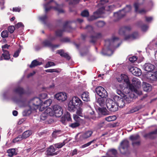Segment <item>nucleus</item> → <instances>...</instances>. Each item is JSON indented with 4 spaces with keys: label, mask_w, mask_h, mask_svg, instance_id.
I'll use <instances>...</instances> for the list:
<instances>
[{
    "label": "nucleus",
    "mask_w": 157,
    "mask_h": 157,
    "mask_svg": "<svg viewBox=\"0 0 157 157\" xmlns=\"http://www.w3.org/2000/svg\"><path fill=\"white\" fill-rule=\"evenodd\" d=\"M119 38L117 37H114L112 39H108L105 40V47L106 49V52H105V49H103L102 53L104 55L109 56H111L113 53V51L110 49L113 48V44L114 42L116 40H118Z\"/></svg>",
    "instance_id": "obj_1"
},
{
    "label": "nucleus",
    "mask_w": 157,
    "mask_h": 157,
    "mask_svg": "<svg viewBox=\"0 0 157 157\" xmlns=\"http://www.w3.org/2000/svg\"><path fill=\"white\" fill-rule=\"evenodd\" d=\"M82 104V102L80 98L77 96H74L68 103V110L70 111H74L78 108L81 107Z\"/></svg>",
    "instance_id": "obj_2"
},
{
    "label": "nucleus",
    "mask_w": 157,
    "mask_h": 157,
    "mask_svg": "<svg viewBox=\"0 0 157 157\" xmlns=\"http://www.w3.org/2000/svg\"><path fill=\"white\" fill-rule=\"evenodd\" d=\"M132 84H129V89L132 91H133L139 95L142 94V92L139 91L137 89L141 86V82L140 80L136 78H133L132 79Z\"/></svg>",
    "instance_id": "obj_3"
},
{
    "label": "nucleus",
    "mask_w": 157,
    "mask_h": 157,
    "mask_svg": "<svg viewBox=\"0 0 157 157\" xmlns=\"http://www.w3.org/2000/svg\"><path fill=\"white\" fill-rule=\"evenodd\" d=\"M70 21H66L64 23L62 30H57L56 32V35L57 36L60 37L62 36L63 33L64 32H71L73 30V28L71 27Z\"/></svg>",
    "instance_id": "obj_4"
},
{
    "label": "nucleus",
    "mask_w": 157,
    "mask_h": 157,
    "mask_svg": "<svg viewBox=\"0 0 157 157\" xmlns=\"http://www.w3.org/2000/svg\"><path fill=\"white\" fill-rule=\"evenodd\" d=\"M131 6L130 5H127L125 8L122 10L114 13V16L117 19H119L124 17L125 13L129 12L131 10Z\"/></svg>",
    "instance_id": "obj_5"
},
{
    "label": "nucleus",
    "mask_w": 157,
    "mask_h": 157,
    "mask_svg": "<svg viewBox=\"0 0 157 157\" xmlns=\"http://www.w3.org/2000/svg\"><path fill=\"white\" fill-rule=\"evenodd\" d=\"M106 104L108 109L111 112H114L118 110V108L116 103L111 99H107Z\"/></svg>",
    "instance_id": "obj_6"
},
{
    "label": "nucleus",
    "mask_w": 157,
    "mask_h": 157,
    "mask_svg": "<svg viewBox=\"0 0 157 157\" xmlns=\"http://www.w3.org/2000/svg\"><path fill=\"white\" fill-rule=\"evenodd\" d=\"M53 1V0H50L49 2L44 5V7L45 9V12L47 13L51 9L53 8L56 10L59 13H64V11L62 9V6L60 5H58L56 7L49 6L50 3Z\"/></svg>",
    "instance_id": "obj_7"
},
{
    "label": "nucleus",
    "mask_w": 157,
    "mask_h": 157,
    "mask_svg": "<svg viewBox=\"0 0 157 157\" xmlns=\"http://www.w3.org/2000/svg\"><path fill=\"white\" fill-rule=\"evenodd\" d=\"M129 142L126 139H124L122 140L120 144L119 150L120 153L122 154H124L126 153L128 148L129 147Z\"/></svg>",
    "instance_id": "obj_8"
},
{
    "label": "nucleus",
    "mask_w": 157,
    "mask_h": 157,
    "mask_svg": "<svg viewBox=\"0 0 157 157\" xmlns=\"http://www.w3.org/2000/svg\"><path fill=\"white\" fill-rule=\"evenodd\" d=\"M93 132L91 130H88L82 133L78 138H76V140L77 142H80L83 140L90 137L93 134Z\"/></svg>",
    "instance_id": "obj_9"
},
{
    "label": "nucleus",
    "mask_w": 157,
    "mask_h": 157,
    "mask_svg": "<svg viewBox=\"0 0 157 157\" xmlns=\"http://www.w3.org/2000/svg\"><path fill=\"white\" fill-rule=\"evenodd\" d=\"M97 94L101 98H106L108 94L106 91L102 87L98 86L95 89Z\"/></svg>",
    "instance_id": "obj_10"
},
{
    "label": "nucleus",
    "mask_w": 157,
    "mask_h": 157,
    "mask_svg": "<svg viewBox=\"0 0 157 157\" xmlns=\"http://www.w3.org/2000/svg\"><path fill=\"white\" fill-rule=\"evenodd\" d=\"M54 115L56 117H60L63 113V111L61 107L58 105H55L52 108Z\"/></svg>",
    "instance_id": "obj_11"
},
{
    "label": "nucleus",
    "mask_w": 157,
    "mask_h": 157,
    "mask_svg": "<svg viewBox=\"0 0 157 157\" xmlns=\"http://www.w3.org/2000/svg\"><path fill=\"white\" fill-rule=\"evenodd\" d=\"M114 99L117 101L116 104L117 107L118 106L120 108H122L125 106V102L124 101V99L123 98H121L118 96L116 95L114 97Z\"/></svg>",
    "instance_id": "obj_12"
},
{
    "label": "nucleus",
    "mask_w": 157,
    "mask_h": 157,
    "mask_svg": "<svg viewBox=\"0 0 157 157\" xmlns=\"http://www.w3.org/2000/svg\"><path fill=\"white\" fill-rule=\"evenodd\" d=\"M55 97L58 100L63 101H65L67 99V94L64 92H60L56 94Z\"/></svg>",
    "instance_id": "obj_13"
},
{
    "label": "nucleus",
    "mask_w": 157,
    "mask_h": 157,
    "mask_svg": "<svg viewBox=\"0 0 157 157\" xmlns=\"http://www.w3.org/2000/svg\"><path fill=\"white\" fill-rule=\"evenodd\" d=\"M117 79L119 82H121L123 81L127 84H129V80L128 77L125 74H121L120 76L117 77Z\"/></svg>",
    "instance_id": "obj_14"
},
{
    "label": "nucleus",
    "mask_w": 157,
    "mask_h": 157,
    "mask_svg": "<svg viewBox=\"0 0 157 157\" xmlns=\"http://www.w3.org/2000/svg\"><path fill=\"white\" fill-rule=\"evenodd\" d=\"M42 44L44 47H49L51 48L52 49L57 48L60 46V45L59 44L55 45L53 44L50 41L48 40H45L44 41L42 42Z\"/></svg>",
    "instance_id": "obj_15"
},
{
    "label": "nucleus",
    "mask_w": 157,
    "mask_h": 157,
    "mask_svg": "<svg viewBox=\"0 0 157 157\" xmlns=\"http://www.w3.org/2000/svg\"><path fill=\"white\" fill-rule=\"evenodd\" d=\"M129 71L132 74L136 76H140L142 74L141 70L138 68L135 67H131L129 68Z\"/></svg>",
    "instance_id": "obj_16"
},
{
    "label": "nucleus",
    "mask_w": 157,
    "mask_h": 157,
    "mask_svg": "<svg viewBox=\"0 0 157 157\" xmlns=\"http://www.w3.org/2000/svg\"><path fill=\"white\" fill-rule=\"evenodd\" d=\"M155 134H157V128L153 131L145 134L144 135V137L145 138H148L150 139L153 140L156 137Z\"/></svg>",
    "instance_id": "obj_17"
},
{
    "label": "nucleus",
    "mask_w": 157,
    "mask_h": 157,
    "mask_svg": "<svg viewBox=\"0 0 157 157\" xmlns=\"http://www.w3.org/2000/svg\"><path fill=\"white\" fill-rule=\"evenodd\" d=\"M55 151L56 149L52 145L50 146L47 151V156H53L57 155L58 153V151L53 152Z\"/></svg>",
    "instance_id": "obj_18"
},
{
    "label": "nucleus",
    "mask_w": 157,
    "mask_h": 157,
    "mask_svg": "<svg viewBox=\"0 0 157 157\" xmlns=\"http://www.w3.org/2000/svg\"><path fill=\"white\" fill-rule=\"evenodd\" d=\"M33 104L35 106V109H36L39 108V106L42 104V101L39 98H35L33 100Z\"/></svg>",
    "instance_id": "obj_19"
},
{
    "label": "nucleus",
    "mask_w": 157,
    "mask_h": 157,
    "mask_svg": "<svg viewBox=\"0 0 157 157\" xmlns=\"http://www.w3.org/2000/svg\"><path fill=\"white\" fill-rule=\"evenodd\" d=\"M10 55L8 51H4L2 56L0 57V60H2L3 59L8 60L10 58Z\"/></svg>",
    "instance_id": "obj_20"
},
{
    "label": "nucleus",
    "mask_w": 157,
    "mask_h": 157,
    "mask_svg": "<svg viewBox=\"0 0 157 157\" xmlns=\"http://www.w3.org/2000/svg\"><path fill=\"white\" fill-rule=\"evenodd\" d=\"M57 53L59 54L62 57H64L68 60H69L71 59L70 56L67 53L64 52L63 49L58 50Z\"/></svg>",
    "instance_id": "obj_21"
},
{
    "label": "nucleus",
    "mask_w": 157,
    "mask_h": 157,
    "mask_svg": "<svg viewBox=\"0 0 157 157\" xmlns=\"http://www.w3.org/2000/svg\"><path fill=\"white\" fill-rule=\"evenodd\" d=\"M144 67V70L148 72H151L155 68L154 65L150 63H145Z\"/></svg>",
    "instance_id": "obj_22"
},
{
    "label": "nucleus",
    "mask_w": 157,
    "mask_h": 157,
    "mask_svg": "<svg viewBox=\"0 0 157 157\" xmlns=\"http://www.w3.org/2000/svg\"><path fill=\"white\" fill-rule=\"evenodd\" d=\"M138 37V33L137 32H135L131 34L126 35L125 36V40L136 39Z\"/></svg>",
    "instance_id": "obj_23"
},
{
    "label": "nucleus",
    "mask_w": 157,
    "mask_h": 157,
    "mask_svg": "<svg viewBox=\"0 0 157 157\" xmlns=\"http://www.w3.org/2000/svg\"><path fill=\"white\" fill-rule=\"evenodd\" d=\"M142 87L144 91L147 92H150L152 89L151 84L145 82H143Z\"/></svg>",
    "instance_id": "obj_24"
},
{
    "label": "nucleus",
    "mask_w": 157,
    "mask_h": 157,
    "mask_svg": "<svg viewBox=\"0 0 157 157\" xmlns=\"http://www.w3.org/2000/svg\"><path fill=\"white\" fill-rule=\"evenodd\" d=\"M101 34L98 33L96 34L95 36H90V42L91 43L94 44L96 41L98 39L101 37Z\"/></svg>",
    "instance_id": "obj_25"
},
{
    "label": "nucleus",
    "mask_w": 157,
    "mask_h": 157,
    "mask_svg": "<svg viewBox=\"0 0 157 157\" xmlns=\"http://www.w3.org/2000/svg\"><path fill=\"white\" fill-rule=\"evenodd\" d=\"M81 97L83 101H90L89 93L87 92H84L82 93Z\"/></svg>",
    "instance_id": "obj_26"
},
{
    "label": "nucleus",
    "mask_w": 157,
    "mask_h": 157,
    "mask_svg": "<svg viewBox=\"0 0 157 157\" xmlns=\"http://www.w3.org/2000/svg\"><path fill=\"white\" fill-rule=\"evenodd\" d=\"M143 22L141 21H139L136 23L137 25L141 28L142 30L143 31H146L148 29V26L146 25H143L141 26Z\"/></svg>",
    "instance_id": "obj_27"
},
{
    "label": "nucleus",
    "mask_w": 157,
    "mask_h": 157,
    "mask_svg": "<svg viewBox=\"0 0 157 157\" xmlns=\"http://www.w3.org/2000/svg\"><path fill=\"white\" fill-rule=\"evenodd\" d=\"M42 63L41 62H39L36 59L33 60L31 62V64L29 65V67L30 68H33L41 65Z\"/></svg>",
    "instance_id": "obj_28"
},
{
    "label": "nucleus",
    "mask_w": 157,
    "mask_h": 157,
    "mask_svg": "<svg viewBox=\"0 0 157 157\" xmlns=\"http://www.w3.org/2000/svg\"><path fill=\"white\" fill-rule=\"evenodd\" d=\"M131 29V27L129 26H124L120 28L119 30L120 33L124 34L126 31H129Z\"/></svg>",
    "instance_id": "obj_29"
},
{
    "label": "nucleus",
    "mask_w": 157,
    "mask_h": 157,
    "mask_svg": "<svg viewBox=\"0 0 157 157\" xmlns=\"http://www.w3.org/2000/svg\"><path fill=\"white\" fill-rule=\"evenodd\" d=\"M141 4H139L137 2H136L134 4V7L135 9V11L136 12H139V13H145L146 12V10L144 9H141L140 10H139L138 9L139 6Z\"/></svg>",
    "instance_id": "obj_30"
},
{
    "label": "nucleus",
    "mask_w": 157,
    "mask_h": 157,
    "mask_svg": "<svg viewBox=\"0 0 157 157\" xmlns=\"http://www.w3.org/2000/svg\"><path fill=\"white\" fill-rule=\"evenodd\" d=\"M14 92L20 95H21L25 93L24 89L21 87H17L14 90Z\"/></svg>",
    "instance_id": "obj_31"
},
{
    "label": "nucleus",
    "mask_w": 157,
    "mask_h": 157,
    "mask_svg": "<svg viewBox=\"0 0 157 157\" xmlns=\"http://www.w3.org/2000/svg\"><path fill=\"white\" fill-rule=\"evenodd\" d=\"M32 134V131L31 130H27L24 132L21 135L23 139H25L29 136Z\"/></svg>",
    "instance_id": "obj_32"
},
{
    "label": "nucleus",
    "mask_w": 157,
    "mask_h": 157,
    "mask_svg": "<svg viewBox=\"0 0 157 157\" xmlns=\"http://www.w3.org/2000/svg\"><path fill=\"white\" fill-rule=\"evenodd\" d=\"M44 113L47 115L52 116L54 115L53 111L50 108H47L45 110Z\"/></svg>",
    "instance_id": "obj_33"
},
{
    "label": "nucleus",
    "mask_w": 157,
    "mask_h": 157,
    "mask_svg": "<svg viewBox=\"0 0 157 157\" xmlns=\"http://www.w3.org/2000/svg\"><path fill=\"white\" fill-rule=\"evenodd\" d=\"M107 153L111 154V156L113 157H117L116 155L117 154V151L115 149H110Z\"/></svg>",
    "instance_id": "obj_34"
},
{
    "label": "nucleus",
    "mask_w": 157,
    "mask_h": 157,
    "mask_svg": "<svg viewBox=\"0 0 157 157\" xmlns=\"http://www.w3.org/2000/svg\"><path fill=\"white\" fill-rule=\"evenodd\" d=\"M104 98H98L97 102L99 104V105L101 106H103L105 104V100Z\"/></svg>",
    "instance_id": "obj_35"
},
{
    "label": "nucleus",
    "mask_w": 157,
    "mask_h": 157,
    "mask_svg": "<svg viewBox=\"0 0 157 157\" xmlns=\"http://www.w3.org/2000/svg\"><path fill=\"white\" fill-rule=\"evenodd\" d=\"M140 136L138 134H137L136 135H131L129 137V139L132 142L140 140Z\"/></svg>",
    "instance_id": "obj_36"
},
{
    "label": "nucleus",
    "mask_w": 157,
    "mask_h": 157,
    "mask_svg": "<svg viewBox=\"0 0 157 157\" xmlns=\"http://www.w3.org/2000/svg\"><path fill=\"white\" fill-rule=\"evenodd\" d=\"M32 112L30 108L29 109H26L22 112V115L24 116H27L29 115Z\"/></svg>",
    "instance_id": "obj_37"
},
{
    "label": "nucleus",
    "mask_w": 157,
    "mask_h": 157,
    "mask_svg": "<svg viewBox=\"0 0 157 157\" xmlns=\"http://www.w3.org/2000/svg\"><path fill=\"white\" fill-rule=\"evenodd\" d=\"M98 110L99 112L103 115H106L108 114V112L105 108H99Z\"/></svg>",
    "instance_id": "obj_38"
},
{
    "label": "nucleus",
    "mask_w": 157,
    "mask_h": 157,
    "mask_svg": "<svg viewBox=\"0 0 157 157\" xmlns=\"http://www.w3.org/2000/svg\"><path fill=\"white\" fill-rule=\"evenodd\" d=\"M40 20L44 24H46L48 19V16L46 15H44L39 17Z\"/></svg>",
    "instance_id": "obj_39"
},
{
    "label": "nucleus",
    "mask_w": 157,
    "mask_h": 157,
    "mask_svg": "<svg viewBox=\"0 0 157 157\" xmlns=\"http://www.w3.org/2000/svg\"><path fill=\"white\" fill-rule=\"evenodd\" d=\"M15 152V150L14 149H10L7 151V152L8 153V156L10 157L13 155Z\"/></svg>",
    "instance_id": "obj_40"
},
{
    "label": "nucleus",
    "mask_w": 157,
    "mask_h": 157,
    "mask_svg": "<svg viewBox=\"0 0 157 157\" xmlns=\"http://www.w3.org/2000/svg\"><path fill=\"white\" fill-rule=\"evenodd\" d=\"M105 120L109 122L115 120L117 119L115 115L109 116L105 118Z\"/></svg>",
    "instance_id": "obj_41"
},
{
    "label": "nucleus",
    "mask_w": 157,
    "mask_h": 157,
    "mask_svg": "<svg viewBox=\"0 0 157 157\" xmlns=\"http://www.w3.org/2000/svg\"><path fill=\"white\" fill-rule=\"evenodd\" d=\"M80 125L79 122H75L73 123L70 124L69 125V126L73 128H76Z\"/></svg>",
    "instance_id": "obj_42"
},
{
    "label": "nucleus",
    "mask_w": 157,
    "mask_h": 157,
    "mask_svg": "<svg viewBox=\"0 0 157 157\" xmlns=\"http://www.w3.org/2000/svg\"><path fill=\"white\" fill-rule=\"evenodd\" d=\"M124 99V101L125 102V104H129L130 103L132 100V98L129 96L127 97V96H124V97H123Z\"/></svg>",
    "instance_id": "obj_43"
},
{
    "label": "nucleus",
    "mask_w": 157,
    "mask_h": 157,
    "mask_svg": "<svg viewBox=\"0 0 157 157\" xmlns=\"http://www.w3.org/2000/svg\"><path fill=\"white\" fill-rule=\"evenodd\" d=\"M81 15L82 17H88L89 16V13L87 10H84L82 12Z\"/></svg>",
    "instance_id": "obj_44"
},
{
    "label": "nucleus",
    "mask_w": 157,
    "mask_h": 157,
    "mask_svg": "<svg viewBox=\"0 0 157 157\" xmlns=\"http://www.w3.org/2000/svg\"><path fill=\"white\" fill-rule=\"evenodd\" d=\"M104 10L103 8H100L97 11L94 12V14H97L98 16L100 17V15L103 13Z\"/></svg>",
    "instance_id": "obj_45"
},
{
    "label": "nucleus",
    "mask_w": 157,
    "mask_h": 157,
    "mask_svg": "<svg viewBox=\"0 0 157 157\" xmlns=\"http://www.w3.org/2000/svg\"><path fill=\"white\" fill-rule=\"evenodd\" d=\"M52 102V101L51 99H48L44 101L43 104L44 105V106L47 108L50 105Z\"/></svg>",
    "instance_id": "obj_46"
},
{
    "label": "nucleus",
    "mask_w": 157,
    "mask_h": 157,
    "mask_svg": "<svg viewBox=\"0 0 157 157\" xmlns=\"http://www.w3.org/2000/svg\"><path fill=\"white\" fill-rule=\"evenodd\" d=\"M100 17V16H98L97 14H94L90 16L88 18V20L89 21H91L95 20L98 18Z\"/></svg>",
    "instance_id": "obj_47"
},
{
    "label": "nucleus",
    "mask_w": 157,
    "mask_h": 157,
    "mask_svg": "<svg viewBox=\"0 0 157 157\" xmlns=\"http://www.w3.org/2000/svg\"><path fill=\"white\" fill-rule=\"evenodd\" d=\"M8 32L7 30L2 31L1 33V36L3 38H6L8 37Z\"/></svg>",
    "instance_id": "obj_48"
},
{
    "label": "nucleus",
    "mask_w": 157,
    "mask_h": 157,
    "mask_svg": "<svg viewBox=\"0 0 157 157\" xmlns=\"http://www.w3.org/2000/svg\"><path fill=\"white\" fill-rule=\"evenodd\" d=\"M65 144V141H64L62 143H58L55 144V146L56 148H60L62 147Z\"/></svg>",
    "instance_id": "obj_49"
},
{
    "label": "nucleus",
    "mask_w": 157,
    "mask_h": 157,
    "mask_svg": "<svg viewBox=\"0 0 157 157\" xmlns=\"http://www.w3.org/2000/svg\"><path fill=\"white\" fill-rule=\"evenodd\" d=\"M16 29H18L19 28L23 29L24 28V25L21 22H18L15 25Z\"/></svg>",
    "instance_id": "obj_50"
},
{
    "label": "nucleus",
    "mask_w": 157,
    "mask_h": 157,
    "mask_svg": "<svg viewBox=\"0 0 157 157\" xmlns=\"http://www.w3.org/2000/svg\"><path fill=\"white\" fill-rule=\"evenodd\" d=\"M23 139L21 135H19L17 137H16L15 139H13V143H16L20 141Z\"/></svg>",
    "instance_id": "obj_51"
},
{
    "label": "nucleus",
    "mask_w": 157,
    "mask_h": 157,
    "mask_svg": "<svg viewBox=\"0 0 157 157\" xmlns=\"http://www.w3.org/2000/svg\"><path fill=\"white\" fill-rule=\"evenodd\" d=\"M105 22L102 21H99L96 23V25L98 27H102L105 25Z\"/></svg>",
    "instance_id": "obj_52"
},
{
    "label": "nucleus",
    "mask_w": 157,
    "mask_h": 157,
    "mask_svg": "<svg viewBox=\"0 0 157 157\" xmlns=\"http://www.w3.org/2000/svg\"><path fill=\"white\" fill-rule=\"evenodd\" d=\"M16 28L13 25L10 26L8 27V30L10 33H12L14 32Z\"/></svg>",
    "instance_id": "obj_53"
},
{
    "label": "nucleus",
    "mask_w": 157,
    "mask_h": 157,
    "mask_svg": "<svg viewBox=\"0 0 157 157\" xmlns=\"http://www.w3.org/2000/svg\"><path fill=\"white\" fill-rule=\"evenodd\" d=\"M77 109L76 112L77 114L79 116L82 117H83V114L82 113V109L81 108V107H79V108H78Z\"/></svg>",
    "instance_id": "obj_54"
},
{
    "label": "nucleus",
    "mask_w": 157,
    "mask_h": 157,
    "mask_svg": "<svg viewBox=\"0 0 157 157\" xmlns=\"http://www.w3.org/2000/svg\"><path fill=\"white\" fill-rule=\"evenodd\" d=\"M64 117L68 121H71V115L69 112H67L66 114L64 115Z\"/></svg>",
    "instance_id": "obj_55"
},
{
    "label": "nucleus",
    "mask_w": 157,
    "mask_h": 157,
    "mask_svg": "<svg viewBox=\"0 0 157 157\" xmlns=\"http://www.w3.org/2000/svg\"><path fill=\"white\" fill-rule=\"evenodd\" d=\"M55 65V64L54 62L50 61H48L46 64L45 66V67L48 68L51 66H54Z\"/></svg>",
    "instance_id": "obj_56"
},
{
    "label": "nucleus",
    "mask_w": 157,
    "mask_h": 157,
    "mask_svg": "<svg viewBox=\"0 0 157 157\" xmlns=\"http://www.w3.org/2000/svg\"><path fill=\"white\" fill-rule=\"evenodd\" d=\"M140 144V140H137V141H134L132 142V145L134 147L135 146H139Z\"/></svg>",
    "instance_id": "obj_57"
},
{
    "label": "nucleus",
    "mask_w": 157,
    "mask_h": 157,
    "mask_svg": "<svg viewBox=\"0 0 157 157\" xmlns=\"http://www.w3.org/2000/svg\"><path fill=\"white\" fill-rule=\"evenodd\" d=\"M116 92L117 94L121 96V98H123L124 97L125 94L122 92V91L120 90L117 89L116 90Z\"/></svg>",
    "instance_id": "obj_58"
},
{
    "label": "nucleus",
    "mask_w": 157,
    "mask_h": 157,
    "mask_svg": "<svg viewBox=\"0 0 157 157\" xmlns=\"http://www.w3.org/2000/svg\"><path fill=\"white\" fill-rule=\"evenodd\" d=\"M69 1V4L70 5H75L78 3L80 0H67Z\"/></svg>",
    "instance_id": "obj_59"
},
{
    "label": "nucleus",
    "mask_w": 157,
    "mask_h": 157,
    "mask_svg": "<svg viewBox=\"0 0 157 157\" xmlns=\"http://www.w3.org/2000/svg\"><path fill=\"white\" fill-rule=\"evenodd\" d=\"M96 141V140L94 139L93 140L89 142L86 144L82 146V148H85L86 147L89 146L92 143H93L95 141Z\"/></svg>",
    "instance_id": "obj_60"
},
{
    "label": "nucleus",
    "mask_w": 157,
    "mask_h": 157,
    "mask_svg": "<svg viewBox=\"0 0 157 157\" xmlns=\"http://www.w3.org/2000/svg\"><path fill=\"white\" fill-rule=\"evenodd\" d=\"M21 51V49L20 48L18 49L16 51L14 52L13 56L14 57L16 58L19 55V53Z\"/></svg>",
    "instance_id": "obj_61"
},
{
    "label": "nucleus",
    "mask_w": 157,
    "mask_h": 157,
    "mask_svg": "<svg viewBox=\"0 0 157 157\" xmlns=\"http://www.w3.org/2000/svg\"><path fill=\"white\" fill-rule=\"evenodd\" d=\"M45 71L46 72H50V73H52L54 72H58L59 71L56 70V69H47L45 70Z\"/></svg>",
    "instance_id": "obj_62"
},
{
    "label": "nucleus",
    "mask_w": 157,
    "mask_h": 157,
    "mask_svg": "<svg viewBox=\"0 0 157 157\" xmlns=\"http://www.w3.org/2000/svg\"><path fill=\"white\" fill-rule=\"evenodd\" d=\"M47 97V95L46 93H43L40 94V98L41 99H44L46 98Z\"/></svg>",
    "instance_id": "obj_63"
},
{
    "label": "nucleus",
    "mask_w": 157,
    "mask_h": 157,
    "mask_svg": "<svg viewBox=\"0 0 157 157\" xmlns=\"http://www.w3.org/2000/svg\"><path fill=\"white\" fill-rule=\"evenodd\" d=\"M137 58L136 56H133L129 58V61L132 63H134L137 60Z\"/></svg>",
    "instance_id": "obj_64"
}]
</instances>
